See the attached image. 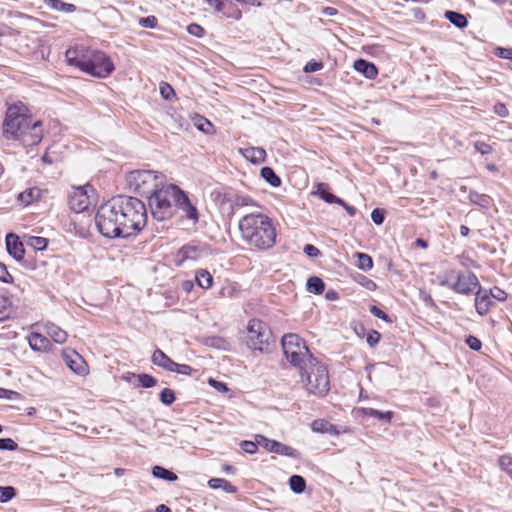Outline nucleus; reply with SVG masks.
<instances>
[{
    "label": "nucleus",
    "mask_w": 512,
    "mask_h": 512,
    "mask_svg": "<svg viewBox=\"0 0 512 512\" xmlns=\"http://www.w3.org/2000/svg\"><path fill=\"white\" fill-rule=\"evenodd\" d=\"M203 246L196 244L183 245L176 253L174 263L176 266H182L186 261H196L203 256Z\"/></svg>",
    "instance_id": "obj_14"
},
{
    "label": "nucleus",
    "mask_w": 512,
    "mask_h": 512,
    "mask_svg": "<svg viewBox=\"0 0 512 512\" xmlns=\"http://www.w3.org/2000/svg\"><path fill=\"white\" fill-rule=\"evenodd\" d=\"M495 54L500 58L512 60V48L498 47Z\"/></svg>",
    "instance_id": "obj_61"
},
{
    "label": "nucleus",
    "mask_w": 512,
    "mask_h": 512,
    "mask_svg": "<svg viewBox=\"0 0 512 512\" xmlns=\"http://www.w3.org/2000/svg\"><path fill=\"white\" fill-rule=\"evenodd\" d=\"M303 252L308 257H311V258L318 257L321 254L320 250L312 244H306L303 248Z\"/></svg>",
    "instance_id": "obj_60"
},
{
    "label": "nucleus",
    "mask_w": 512,
    "mask_h": 512,
    "mask_svg": "<svg viewBox=\"0 0 512 512\" xmlns=\"http://www.w3.org/2000/svg\"><path fill=\"white\" fill-rule=\"evenodd\" d=\"M242 239L259 250H267L276 242V228L270 217L263 213H249L239 220Z\"/></svg>",
    "instance_id": "obj_3"
},
{
    "label": "nucleus",
    "mask_w": 512,
    "mask_h": 512,
    "mask_svg": "<svg viewBox=\"0 0 512 512\" xmlns=\"http://www.w3.org/2000/svg\"><path fill=\"white\" fill-rule=\"evenodd\" d=\"M357 257V264L356 266L363 271H369L373 267V259L370 255L362 252H357L355 254Z\"/></svg>",
    "instance_id": "obj_37"
},
{
    "label": "nucleus",
    "mask_w": 512,
    "mask_h": 512,
    "mask_svg": "<svg viewBox=\"0 0 512 512\" xmlns=\"http://www.w3.org/2000/svg\"><path fill=\"white\" fill-rule=\"evenodd\" d=\"M467 346L471 349V350H474V351H479L482 347V343L481 341L473 336V335H469L466 340H465Z\"/></svg>",
    "instance_id": "obj_56"
},
{
    "label": "nucleus",
    "mask_w": 512,
    "mask_h": 512,
    "mask_svg": "<svg viewBox=\"0 0 512 512\" xmlns=\"http://www.w3.org/2000/svg\"><path fill=\"white\" fill-rule=\"evenodd\" d=\"M0 281L3 283H12L13 277L8 272L6 265L0 262Z\"/></svg>",
    "instance_id": "obj_58"
},
{
    "label": "nucleus",
    "mask_w": 512,
    "mask_h": 512,
    "mask_svg": "<svg viewBox=\"0 0 512 512\" xmlns=\"http://www.w3.org/2000/svg\"><path fill=\"white\" fill-rule=\"evenodd\" d=\"M41 196V190L37 187H32L24 190L18 196V200L21 204L27 206L34 201L38 200Z\"/></svg>",
    "instance_id": "obj_27"
},
{
    "label": "nucleus",
    "mask_w": 512,
    "mask_h": 512,
    "mask_svg": "<svg viewBox=\"0 0 512 512\" xmlns=\"http://www.w3.org/2000/svg\"><path fill=\"white\" fill-rule=\"evenodd\" d=\"M19 398L20 394L18 392L0 387V399L15 400Z\"/></svg>",
    "instance_id": "obj_57"
},
{
    "label": "nucleus",
    "mask_w": 512,
    "mask_h": 512,
    "mask_svg": "<svg viewBox=\"0 0 512 512\" xmlns=\"http://www.w3.org/2000/svg\"><path fill=\"white\" fill-rule=\"evenodd\" d=\"M323 66L324 65L321 61L311 60L305 64L303 71L305 73L317 72V71L321 70L323 68Z\"/></svg>",
    "instance_id": "obj_54"
},
{
    "label": "nucleus",
    "mask_w": 512,
    "mask_h": 512,
    "mask_svg": "<svg viewBox=\"0 0 512 512\" xmlns=\"http://www.w3.org/2000/svg\"><path fill=\"white\" fill-rule=\"evenodd\" d=\"M369 311L375 317L380 318L387 323H392V319L390 318V316L387 313H385L383 310H381L378 306H376V305L370 306Z\"/></svg>",
    "instance_id": "obj_47"
},
{
    "label": "nucleus",
    "mask_w": 512,
    "mask_h": 512,
    "mask_svg": "<svg viewBox=\"0 0 512 512\" xmlns=\"http://www.w3.org/2000/svg\"><path fill=\"white\" fill-rule=\"evenodd\" d=\"M353 67L357 72L361 73L368 79H375L378 75L376 65L362 58L355 60Z\"/></svg>",
    "instance_id": "obj_20"
},
{
    "label": "nucleus",
    "mask_w": 512,
    "mask_h": 512,
    "mask_svg": "<svg viewBox=\"0 0 512 512\" xmlns=\"http://www.w3.org/2000/svg\"><path fill=\"white\" fill-rule=\"evenodd\" d=\"M260 175L272 187H279L281 185V178L275 173L274 169L269 166L262 167Z\"/></svg>",
    "instance_id": "obj_31"
},
{
    "label": "nucleus",
    "mask_w": 512,
    "mask_h": 512,
    "mask_svg": "<svg viewBox=\"0 0 512 512\" xmlns=\"http://www.w3.org/2000/svg\"><path fill=\"white\" fill-rule=\"evenodd\" d=\"M441 286L449 287L455 292L463 295H470L473 293L475 287L481 288L480 282L477 276L472 272L458 273L457 281L455 283H449L448 280H441Z\"/></svg>",
    "instance_id": "obj_11"
},
{
    "label": "nucleus",
    "mask_w": 512,
    "mask_h": 512,
    "mask_svg": "<svg viewBox=\"0 0 512 512\" xmlns=\"http://www.w3.org/2000/svg\"><path fill=\"white\" fill-rule=\"evenodd\" d=\"M358 413L363 417L374 418L382 424L391 423L394 413L392 411H379L374 408H360Z\"/></svg>",
    "instance_id": "obj_18"
},
{
    "label": "nucleus",
    "mask_w": 512,
    "mask_h": 512,
    "mask_svg": "<svg viewBox=\"0 0 512 512\" xmlns=\"http://www.w3.org/2000/svg\"><path fill=\"white\" fill-rule=\"evenodd\" d=\"M159 399L162 404L169 406L175 402L176 395L172 389L164 388L159 394Z\"/></svg>",
    "instance_id": "obj_42"
},
{
    "label": "nucleus",
    "mask_w": 512,
    "mask_h": 512,
    "mask_svg": "<svg viewBox=\"0 0 512 512\" xmlns=\"http://www.w3.org/2000/svg\"><path fill=\"white\" fill-rule=\"evenodd\" d=\"M151 361L154 365L159 366L164 370H173L174 361L159 348L155 349L153 352Z\"/></svg>",
    "instance_id": "obj_21"
},
{
    "label": "nucleus",
    "mask_w": 512,
    "mask_h": 512,
    "mask_svg": "<svg viewBox=\"0 0 512 512\" xmlns=\"http://www.w3.org/2000/svg\"><path fill=\"white\" fill-rule=\"evenodd\" d=\"M241 155L253 164H260L266 159V151L262 147H246L240 149Z\"/></svg>",
    "instance_id": "obj_19"
},
{
    "label": "nucleus",
    "mask_w": 512,
    "mask_h": 512,
    "mask_svg": "<svg viewBox=\"0 0 512 512\" xmlns=\"http://www.w3.org/2000/svg\"><path fill=\"white\" fill-rule=\"evenodd\" d=\"M131 378H137L139 382V386L143 388H152L157 384V379L146 373L141 374H135V373H127L126 376H124V379L127 381H130Z\"/></svg>",
    "instance_id": "obj_25"
},
{
    "label": "nucleus",
    "mask_w": 512,
    "mask_h": 512,
    "mask_svg": "<svg viewBox=\"0 0 512 512\" xmlns=\"http://www.w3.org/2000/svg\"><path fill=\"white\" fill-rule=\"evenodd\" d=\"M160 94L165 100H171L175 96L174 89L166 82L160 84Z\"/></svg>",
    "instance_id": "obj_45"
},
{
    "label": "nucleus",
    "mask_w": 512,
    "mask_h": 512,
    "mask_svg": "<svg viewBox=\"0 0 512 512\" xmlns=\"http://www.w3.org/2000/svg\"><path fill=\"white\" fill-rule=\"evenodd\" d=\"M163 175L152 170H134L126 175L128 188L140 195L148 197L161 184Z\"/></svg>",
    "instance_id": "obj_8"
},
{
    "label": "nucleus",
    "mask_w": 512,
    "mask_h": 512,
    "mask_svg": "<svg viewBox=\"0 0 512 512\" xmlns=\"http://www.w3.org/2000/svg\"><path fill=\"white\" fill-rule=\"evenodd\" d=\"M158 24V19L153 16V15H150V16H147V17H142L139 19V25L144 27V28H155Z\"/></svg>",
    "instance_id": "obj_49"
},
{
    "label": "nucleus",
    "mask_w": 512,
    "mask_h": 512,
    "mask_svg": "<svg viewBox=\"0 0 512 512\" xmlns=\"http://www.w3.org/2000/svg\"><path fill=\"white\" fill-rule=\"evenodd\" d=\"M363 281L361 282V284L367 289V290H370V291H373L376 289L377 285L376 283L371 280V279H368L367 277L363 276Z\"/></svg>",
    "instance_id": "obj_64"
},
{
    "label": "nucleus",
    "mask_w": 512,
    "mask_h": 512,
    "mask_svg": "<svg viewBox=\"0 0 512 512\" xmlns=\"http://www.w3.org/2000/svg\"><path fill=\"white\" fill-rule=\"evenodd\" d=\"M5 242L8 254L17 262H21L24 259L25 248L20 238L14 233H8Z\"/></svg>",
    "instance_id": "obj_15"
},
{
    "label": "nucleus",
    "mask_w": 512,
    "mask_h": 512,
    "mask_svg": "<svg viewBox=\"0 0 512 512\" xmlns=\"http://www.w3.org/2000/svg\"><path fill=\"white\" fill-rule=\"evenodd\" d=\"M256 440L261 447H263L269 452L276 453L282 456H288L291 458L298 457V451L292 448L291 446H288L276 440L268 439L264 435H256Z\"/></svg>",
    "instance_id": "obj_12"
},
{
    "label": "nucleus",
    "mask_w": 512,
    "mask_h": 512,
    "mask_svg": "<svg viewBox=\"0 0 512 512\" xmlns=\"http://www.w3.org/2000/svg\"><path fill=\"white\" fill-rule=\"evenodd\" d=\"M469 200L483 208H487L489 205V197L485 194H480L476 191H470Z\"/></svg>",
    "instance_id": "obj_40"
},
{
    "label": "nucleus",
    "mask_w": 512,
    "mask_h": 512,
    "mask_svg": "<svg viewBox=\"0 0 512 512\" xmlns=\"http://www.w3.org/2000/svg\"><path fill=\"white\" fill-rule=\"evenodd\" d=\"M87 188L90 186H79L73 188L69 193L68 203L70 208L76 213H80L88 209L90 205V199L87 193Z\"/></svg>",
    "instance_id": "obj_13"
},
{
    "label": "nucleus",
    "mask_w": 512,
    "mask_h": 512,
    "mask_svg": "<svg viewBox=\"0 0 512 512\" xmlns=\"http://www.w3.org/2000/svg\"><path fill=\"white\" fill-rule=\"evenodd\" d=\"M16 496V490L12 486H0V502L6 503Z\"/></svg>",
    "instance_id": "obj_43"
},
{
    "label": "nucleus",
    "mask_w": 512,
    "mask_h": 512,
    "mask_svg": "<svg viewBox=\"0 0 512 512\" xmlns=\"http://www.w3.org/2000/svg\"><path fill=\"white\" fill-rule=\"evenodd\" d=\"M171 372H175L181 375H191L193 372V368L187 364H178L174 362L173 370Z\"/></svg>",
    "instance_id": "obj_51"
},
{
    "label": "nucleus",
    "mask_w": 512,
    "mask_h": 512,
    "mask_svg": "<svg viewBox=\"0 0 512 512\" xmlns=\"http://www.w3.org/2000/svg\"><path fill=\"white\" fill-rule=\"evenodd\" d=\"M492 305L493 301L490 295L488 294V291H483L482 287L479 288L475 295V308L477 313L481 316L486 315Z\"/></svg>",
    "instance_id": "obj_17"
},
{
    "label": "nucleus",
    "mask_w": 512,
    "mask_h": 512,
    "mask_svg": "<svg viewBox=\"0 0 512 512\" xmlns=\"http://www.w3.org/2000/svg\"><path fill=\"white\" fill-rule=\"evenodd\" d=\"M152 474L154 477L168 481V482L176 481L178 478L177 475L173 471L168 470L159 465H156L152 468Z\"/></svg>",
    "instance_id": "obj_34"
},
{
    "label": "nucleus",
    "mask_w": 512,
    "mask_h": 512,
    "mask_svg": "<svg viewBox=\"0 0 512 512\" xmlns=\"http://www.w3.org/2000/svg\"><path fill=\"white\" fill-rule=\"evenodd\" d=\"M187 31L190 35L195 36L197 38L203 37L205 33L204 28L197 23H191L190 25H188Z\"/></svg>",
    "instance_id": "obj_53"
},
{
    "label": "nucleus",
    "mask_w": 512,
    "mask_h": 512,
    "mask_svg": "<svg viewBox=\"0 0 512 512\" xmlns=\"http://www.w3.org/2000/svg\"><path fill=\"white\" fill-rule=\"evenodd\" d=\"M69 65L97 78L108 77L115 69L111 58L104 52L85 46H76L66 51Z\"/></svg>",
    "instance_id": "obj_4"
},
{
    "label": "nucleus",
    "mask_w": 512,
    "mask_h": 512,
    "mask_svg": "<svg viewBox=\"0 0 512 512\" xmlns=\"http://www.w3.org/2000/svg\"><path fill=\"white\" fill-rule=\"evenodd\" d=\"M18 444L11 438H0V450L15 451Z\"/></svg>",
    "instance_id": "obj_50"
},
{
    "label": "nucleus",
    "mask_w": 512,
    "mask_h": 512,
    "mask_svg": "<svg viewBox=\"0 0 512 512\" xmlns=\"http://www.w3.org/2000/svg\"><path fill=\"white\" fill-rule=\"evenodd\" d=\"M63 358L66 365L76 374L84 375L86 372V363L83 357L76 351H64Z\"/></svg>",
    "instance_id": "obj_16"
},
{
    "label": "nucleus",
    "mask_w": 512,
    "mask_h": 512,
    "mask_svg": "<svg viewBox=\"0 0 512 512\" xmlns=\"http://www.w3.org/2000/svg\"><path fill=\"white\" fill-rule=\"evenodd\" d=\"M302 381L309 394L324 397L330 389V380L327 366L321 364L317 358H311L310 363L300 369Z\"/></svg>",
    "instance_id": "obj_5"
},
{
    "label": "nucleus",
    "mask_w": 512,
    "mask_h": 512,
    "mask_svg": "<svg viewBox=\"0 0 512 512\" xmlns=\"http://www.w3.org/2000/svg\"><path fill=\"white\" fill-rule=\"evenodd\" d=\"M195 280L203 289H209L213 284V276L205 269L196 271Z\"/></svg>",
    "instance_id": "obj_35"
},
{
    "label": "nucleus",
    "mask_w": 512,
    "mask_h": 512,
    "mask_svg": "<svg viewBox=\"0 0 512 512\" xmlns=\"http://www.w3.org/2000/svg\"><path fill=\"white\" fill-rule=\"evenodd\" d=\"M208 5L214 7L215 11L221 12L224 8L222 0H204Z\"/></svg>",
    "instance_id": "obj_63"
},
{
    "label": "nucleus",
    "mask_w": 512,
    "mask_h": 512,
    "mask_svg": "<svg viewBox=\"0 0 512 512\" xmlns=\"http://www.w3.org/2000/svg\"><path fill=\"white\" fill-rule=\"evenodd\" d=\"M46 332L51 339L59 344H63L67 340V332L54 323H47L45 325Z\"/></svg>",
    "instance_id": "obj_24"
},
{
    "label": "nucleus",
    "mask_w": 512,
    "mask_h": 512,
    "mask_svg": "<svg viewBox=\"0 0 512 512\" xmlns=\"http://www.w3.org/2000/svg\"><path fill=\"white\" fill-rule=\"evenodd\" d=\"M306 287L310 293L320 295L325 290V283L320 277L311 276L307 280Z\"/></svg>",
    "instance_id": "obj_33"
},
{
    "label": "nucleus",
    "mask_w": 512,
    "mask_h": 512,
    "mask_svg": "<svg viewBox=\"0 0 512 512\" xmlns=\"http://www.w3.org/2000/svg\"><path fill=\"white\" fill-rule=\"evenodd\" d=\"M289 486H290V489L295 493V494H301L305 491L306 489V480L303 476L301 475H292L290 478H289Z\"/></svg>",
    "instance_id": "obj_36"
},
{
    "label": "nucleus",
    "mask_w": 512,
    "mask_h": 512,
    "mask_svg": "<svg viewBox=\"0 0 512 512\" xmlns=\"http://www.w3.org/2000/svg\"><path fill=\"white\" fill-rule=\"evenodd\" d=\"M258 446L260 445L257 443L256 439L255 441L244 440L240 443L242 450L248 454H255L258 450Z\"/></svg>",
    "instance_id": "obj_46"
},
{
    "label": "nucleus",
    "mask_w": 512,
    "mask_h": 512,
    "mask_svg": "<svg viewBox=\"0 0 512 512\" xmlns=\"http://www.w3.org/2000/svg\"><path fill=\"white\" fill-rule=\"evenodd\" d=\"M208 485L211 489H222L227 493H236L237 488L232 485L229 481L223 478H211L208 481Z\"/></svg>",
    "instance_id": "obj_30"
},
{
    "label": "nucleus",
    "mask_w": 512,
    "mask_h": 512,
    "mask_svg": "<svg viewBox=\"0 0 512 512\" xmlns=\"http://www.w3.org/2000/svg\"><path fill=\"white\" fill-rule=\"evenodd\" d=\"M45 4L52 10L61 11L65 13H73L76 11L74 4L65 3L62 0H45Z\"/></svg>",
    "instance_id": "obj_32"
},
{
    "label": "nucleus",
    "mask_w": 512,
    "mask_h": 512,
    "mask_svg": "<svg viewBox=\"0 0 512 512\" xmlns=\"http://www.w3.org/2000/svg\"><path fill=\"white\" fill-rule=\"evenodd\" d=\"M248 340L250 348L261 352L269 348L272 333L269 327L261 320L252 319L248 324Z\"/></svg>",
    "instance_id": "obj_9"
},
{
    "label": "nucleus",
    "mask_w": 512,
    "mask_h": 512,
    "mask_svg": "<svg viewBox=\"0 0 512 512\" xmlns=\"http://www.w3.org/2000/svg\"><path fill=\"white\" fill-rule=\"evenodd\" d=\"M286 359L295 367L302 369L305 363H310L315 358L309 351L306 342L294 333L285 334L281 339Z\"/></svg>",
    "instance_id": "obj_7"
},
{
    "label": "nucleus",
    "mask_w": 512,
    "mask_h": 512,
    "mask_svg": "<svg viewBox=\"0 0 512 512\" xmlns=\"http://www.w3.org/2000/svg\"><path fill=\"white\" fill-rule=\"evenodd\" d=\"M444 17L455 27L464 29L468 25L466 16L457 11L448 10L445 12Z\"/></svg>",
    "instance_id": "obj_28"
},
{
    "label": "nucleus",
    "mask_w": 512,
    "mask_h": 512,
    "mask_svg": "<svg viewBox=\"0 0 512 512\" xmlns=\"http://www.w3.org/2000/svg\"><path fill=\"white\" fill-rule=\"evenodd\" d=\"M195 126L197 127L198 130L202 131L205 134L210 135L215 133V128L213 124L203 116H197L195 120Z\"/></svg>",
    "instance_id": "obj_38"
},
{
    "label": "nucleus",
    "mask_w": 512,
    "mask_h": 512,
    "mask_svg": "<svg viewBox=\"0 0 512 512\" xmlns=\"http://www.w3.org/2000/svg\"><path fill=\"white\" fill-rule=\"evenodd\" d=\"M498 465L510 477H512V456L510 454L501 455L498 458Z\"/></svg>",
    "instance_id": "obj_41"
},
{
    "label": "nucleus",
    "mask_w": 512,
    "mask_h": 512,
    "mask_svg": "<svg viewBox=\"0 0 512 512\" xmlns=\"http://www.w3.org/2000/svg\"><path fill=\"white\" fill-rule=\"evenodd\" d=\"M257 203L256 201L245 194H236L234 196V199L232 201L231 207L233 210L243 208V207H256Z\"/></svg>",
    "instance_id": "obj_29"
},
{
    "label": "nucleus",
    "mask_w": 512,
    "mask_h": 512,
    "mask_svg": "<svg viewBox=\"0 0 512 512\" xmlns=\"http://www.w3.org/2000/svg\"><path fill=\"white\" fill-rule=\"evenodd\" d=\"M28 340L31 349L34 351H46L51 345L47 337L37 332L31 333Z\"/></svg>",
    "instance_id": "obj_22"
},
{
    "label": "nucleus",
    "mask_w": 512,
    "mask_h": 512,
    "mask_svg": "<svg viewBox=\"0 0 512 512\" xmlns=\"http://www.w3.org/2000/svg\"><path fill=\"white\" fill-rule=\"evenodd\" d=\"M494 112L500 117H507L509 114V111L504 103L497 102L494 105Z\"/></svg>",
    "instance_id": "obj_62"
},
{
    "label": "nucleus",
    "mask_w": 512,
    "mask_h": 512,
    "mask_svg": "<svg viewBox=\"0 0 512 512\" xmlns=\"http://www.w3.org/2000/svg\"><path fill=\"white\" fill-rule=\"evenodd\" d=\"M311 428L314 432L322 433V434H330L335 435L337 434L336 427L331 424L329 421H326L324 419H317L314 420L311 424Z\"/></svg>",
    "instance_id": "obj_26"
},
{
    "label": "nucleus",
    "mask_w": 512,
    "mask_h": 512,
    "mask_svg": "<svg viewBox=\"0 0 512 512\" xmlns=\"http://www.w3.org/2000/svg\"><path fill=\"white\" fill-rule=\"evenodd\" d=\"M386 212L382 208H375L371 212V219L374 224L382 225L384 223Z\"/></svg>",
    "instance_id": "obj_44"
},
{
    "label": "nucleus",
    "mask_w": 512,
    "mask_h": 512,
    "mask_svg": "<svg viewBox=\"0 0 512 512\" xmlns=\"http://www.w3.org/2000/svg\"><path fill=\"white\" fill-rule=\"evenodd\" d=\"M380 339L381 334L378 331L372 329L367 334L366 342L371 348H373L379 343Z\"/></svg>",
    "instance_id": "obj_48"
},
{
    "label": "nucleus",
    "mask_w": 512,
    "mask_h": 512,
    "mask_svg": "<svg viewBox=\"0 0 512 512\" xmlns=\"http://www.w3.org/2000/svg\"><path fill=\"white\" fill-rule=\"evenodd\" d=\"M491 298L498 301H505L507 299V293L499 287H494L488 291Z\"/></svg>",
    "instance_id": "obj_55"
},
{
    "label": "nucleus",
    "mask_w": 512,
    "mask_h": 512,
    "mask_svg": "<svg viewBox=\"0 0 512 512\" xmlns=\"http://www.w3.org/2000/svg\"><path fill=\"white\" fill-rule=\"evenodd\" d=\"M208 383L211 387L216 389L218 392H227L229 389L227 387V384L221 381H218L216 379L210 378L208 380Z\"/></svg>",
    "instance_id": "obj_59"
},
{
    "label": "nucleus",
    "mask_w": 512,
    "mask_h": 512,
    "mask_svg": "<svg viewBox=\"0 0 512 512\" xmlns=\"http://www.w3.org/2000/svg\"><path fill=\"white\" fill-rule=\"evenodd\" d=\"M177 187V185L169 184L157 188L147 197L152 217L155 220L164 221L174 216Z\"/></svg>",
    "instance_id": "obj_6"
},
{
    "label": "nucleus",
    "mask_w": 512,
    "mask_h": 512,
    "mask_svg": "<svg viewBox=\"0 0 512 512\" xmlns=\"http://www.w3.org/2000/svg\"><path fill=\"white\" fill-rule=\"evenodd\" d=\"M27 245L34 250L43 251L48 246V239L40 236H30L27 239Z\"/></svg>",
    "instance_id": "obj_39"
},
{
    "label": "nucleus",
    "mask_w": 512,
    "mask_h": 512,
    "mask_svg": "<svg viewBox=\"0 0 512 512\" xmlns=\"http://www.w3.org/2000/svg\"><path fill=\"white\" fill-rule=\"evenodd\" d=\"M317 195L326 203L329 204H343V199L336 196L330 191L326 183H319L317 186Z\"/></svg>",
    "instance_id": "obj_23"
},
{
    "label": "nucleus",
    "mask_w": 512,
    "mask_h": 512,
    "mask_svg": "<svg viewBox=\"0 0 512 512\" xmlns=\"http://www.w3.org/2000/svg\"><path fill=\"white\" fill-rule=\"evenodd\" d=\"M174 206L175 212L180 211L182 213V218L191 222L193 225H196L199 222L200 214L195 203L191 201L188 194L180 187H177L176 190Z\"/></svg>",
    "instance_id": "obj_10"
},
{
    "label": "nucleus",
    "mask_w": 512,
    "mask_h": 512,
    "mask_svg": "<svg viewBox=\"0 0 512 512\" xmlns=\"http://www.w3.org/2000/svg\"><path fill=\"white\" fill-rule=\"evenodd\" d=\"M474 148L477 152L481 153L482 155L491 154L493 152L492 146L483 141H476L474 143Z\"/></svg>",
    "instance_id": "obj_52"
},
{
    "label": "nucleus",
    "mask_w": 512,
    "mask_h": 512,
    "mask_svg": "<svg viewBox=\"0 0 512 512\" xmlns=\"http://www.w3.org/2000/svg\"><path fill=\"white\" fill-rule=\"evenodd\" d=\"M3 134L7 139L19 141L23 146H34L43 138V122L33 117L22 102L14 103L6 111Z\"/></svg>",
    "instance_id": "obj_2"
},
{
    "label": "nucleus",
    "mask_w": 512,
    "mask_h": 512,
    "mask_svg": "<svg viewBox=\"0 0 512 512\" xmlns=\"http://www.w3.org/2000/svg\"><path fill=\"white\" fill-rule=\"evenodd\" d=\"M147 209L136 197L119 195L101 204L95 215L99 232L107 238L136 236L147 223Z\"/></svg>",
    "instance_id": "obj_1"
}]
</instances>
